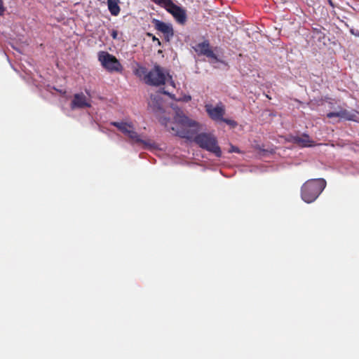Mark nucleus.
Masks as SVG:
<instances>
[{"instance_id":"10","label":"nucleus","mask_w":359,"mask_h":359,"mask_svg":"<svg viewBox=\"0 0 359 359\" xmlns=\"http://www.w3.org/2000/svg\"><path fill=\"white\" fill-rule=\"evenodd\" d=\"M205 107L208 116L214 121H221L225 114V109L222 105L213 107L212 104H206Z\"/></svg>"},{"instance_id":"11","label":"nucleus","mask_w":359,"mask_h":359,"mask_svg":"<svg viewBox=\"0 0 359 359\" xmlns=\"http://www.w3.org/2000/svg\"><path fill=\"white\" fill-rule=\"evenodd\" d=\"M110 124L116 127L121 133L126 135H128L134 127L132 123L126 122L112 121L110 123Z\"/></svg>"},{"instance_id":"14","label":"nucleus","mask_w":359,"mask_h":359,"mask_svg":"<svg viewBox=\"0 0 359 359\" xmlns=\"http://www.w3.org/2000/svg\"><path fill=\"white\" fill-rule=\"evenodd\" d=\"M127 136L133 143L143 144L144 145L147 144V142L142 140L140 135H138L137 133L135 131L134 128L132 129V130L129 133V134Z\"/></svg>"},{"instance_id":"20","label":"nucleus","mask_w":359,"mask_h":359,"mask_svg":"<svg viewBox=\"0 0 359 359\" xmlns=\"http://www.w3.org/2000/svg\"><path fill=\"white\" fill-rule=\"evenodd\" d=\"M232 152L239 153L240 151H239V149L238 147H234V146H231V149L229 150V153H232Z\"/></svg>"},{"instance_id":"19","label":"nucleus","mask_w":359,"mask_h":359,"mask_svg":"<svg viewBox=\"0 0 359 359\" xmlns=\"http://www.w3.org/2000/svg\"><path fill=\"white\" fill-rule=\"evenodd\" d=\"M327 117L329 118H332L334 117H339V111L337 112H330L327 114Z\"/></svg>"},{"instance_id":"22","label":"nucleus","mask_w":359,"mask_h":359,"mask_svg":"<svg viewBox=\"0 0 359 359\" xmlns=\"http://www.w3.org/2000/svg\"><path fill=\"white\" fill-rule=\"evenodd\" d=\"M111 36L114 39H116L118 37V32L115 29H113L111 32Z\"/></svg>"},{"instance_id":"16","label":"nucleus","mask_w":359,"mask_h":359,"mask_svg":"<svg viewBox=\"0 0 359 359\" xmlns=\"http://www.w3.org/2000/svg\"><path fill=\"white\" fill-rule=\"evenodd\" d=\"M134 74L138 77H141L142 76H144L145 77L148 72L146 67L140 66L134 71Z\"/></svg>"},{"instance_id":"6","label":"nucleus","mask_w":359,"mask_h":359,"mask_svg":"<svg viewBox=\"0 0 359 359\" xmlns=\"http://www.w3.org/2000/svg\"><path fill=\"white\" fill-rule=\"evenodd\" d=\"M194 50L199 55H205L208 58H211L217 62L219 61L217 55L211 49L208 40H205L201 43H198L194 47Z\"/></svg>"},{"instance_id":"9","label":"nucleus","mask_w":359,"mask_h":359,"mask_svg":"<svg viewBox=\"0 0 359 359\" xmlns=\"http://www.w3.org/2000/svg\"><path fill=\"white\" fill-rule=\"evenodd\" d=\"M91 107L90 100L83 93H76L70 104L72 110L76 109L89 108Z\"/></svg>"},{"instance_id":"3","label":"nucleus","mask_w":359,"mask_h":359,"mask_svg":"<svg viewBox=\"0 0 359 359\" xmlns=\"http://www.w3.org/2000/svg\"><path fill=\"white\" fill-rule=\"evenodd\" d=\"M98 60L103 68L109 72H121L123 69L118 60L107 51H100L98 53Z\"/></svg>"},{"instance_id":"12","label":"nucleus","mask_w":359,"mask_h":359,"mask_svg":"<svg viewBox=\"0 0 359 359\" xmlns=\"http://www.w3.org/2000/svg\"><path fill=\"white\" fill-rule=\"evenodd\" d=\"M149 105L154 111H161L163 110L162 100L158 96H151Z\"/></svg>"},{"instance_id":"7","label":"nucleus","mask_w":359,"mask_h":359,"mask_svg":"<svg viewBox=\"0 0 359 359\" xmlns=\"http://www.w3.org/2000/svg\"><path fill=\"white\" fill-rule=\"evenodd\" d=\"M152 24L157 31L163 34L165 39L167 41H170V39L173 37L174 31L170 24L165 23L155 18L152 20Z\"/></svg>"},{"instance_id":"15","label":"nucleus","mask_w":359,"mask_h":359,"mask_svg":"<svg viewBox=\"0 0 359 359\" xmlns=\"http://www.w3.org/2000/svg\"><path fill=\"white\" fill-rule=\"evenodd\" d=\"M355 115L347 111L346 109H342L339 111V118L348 120L353 121Z\"/></svg>"},{"instance_id":"23","label":"nucleus","mask_w":359,"mask_h":359,"mask_svg":"<svg viewBox=\"0 0 359 359\" xmlns=\"http://www.w3.org/2000/svg\"><path fill=\"white\" fill-rule=\"evenodd\" d=\"M351 33L356 36H359V30H355L353 29H351Z\"/></svg>"},{"instance_id":"1","label":"nucleus","mask_w":359,"mask_h":359,"mask_svg":"<svg viewBox=\"0 0 359 359\" xmlns=\"http://www.w3.org/2000/svg\"><path fill=\"white\" fill-rule=\"evenodd\" d=\"M159 121L172 134L188 140L194 138V142L201 149L213 154L218 158L222 156V150L218 145L216 137L206 133L195 135L198 129V123L184 116L182 111L176 112L174 122H170V118L166 117H161Z\"/></svg>"},{"instance_id":"18","label":"nucleus","mask_w":359,"mask_h":359,"mask_svg":"<svg viewBox=\"0 0 359 359\" xmlns=\"http://www.w3.org/2000/svg\"><path fill=\"white\" fill-rule=\"evenodd\" d=\"M221 121L232 126H236V122L233 120L222 118Z\"/></svg>"},{"instance_id":"24","label":"nucleus","mask_w":359,"mask_h":359,"mask_svg":"<svg viewBox=\"0 0 359 359\" xmlns=\"http://www.w3.org/2000/svg\"><path fill=\"white\" fill-rule=\"evenodd\" d=\"M163 93L170 96V94L165 90H163Z\"/></svg>"},{"instance_id":"2","label":"nucleus","mask_w":359,"mask_h":359,"mask_svg":"<svg viewBox=\"0 0 359 359\" xmlns=\"http://www.w3.org/2000/svg\"><path fill=\"white\" fill-rule=\"evenodd\" d=\"M326 184L327 182L323 178L307 180L301 188L302 200L307 203L315 201L325 189Z\"/></svg>"},{"instance_id":"13","label":"nucleus","mask_w":359,"mask_h":359,"mask_svg":"<svg viewBox=\"0 0 359 359\" xmlns=\"http://www.w3.org/2000/svg\"><path fill=\"white\" fill-rule=\"evenodd\" d=\"M119 0H107L108 9L112 15L119 14L121 8L118 6Z\"/></svg>"},{"instance_id":"4","label":"nucleus","mask_w":359,"mask_h":359,"mask_svg":"<svg viewBox=\"0 0 359 359\" xmlns=\"http://www.w3.org/2000/svg\"><path fill=\"white\" fill-rule=\"evenodd\" d=\"M167 76L169 74H165L163 68L158 65H155L144 77V81L150 86H160L165 84Z\"/></svg>"},{"instance_id":"25","label":"nucleus","mask_w":359,"mask_h":359,"mask_svg":"<svg viewBox=\"0 0 359 359\" xmlns=\"http://www.w3.org/2000/svg\"><path fill=\"white\" fill-rule=\"evenodd\" d=\"M170 85H172V86H175V83H174V81H170Z\"/></svg>"},{"instance_id":"17","label":"nucleus","mask_w":359,"mask_h":359,"mask_svg":"<svg viewBox=\"0 0 359 359\" xmlns=\"http://www.w3.org/2000/svg\"><path fill=\"white\" fill-rule=\"evenodd\" d=\"M147 34L148 36L151 37L152 41H156L157 43L158 46H161V43L160 40L157 37H156L154 35H153L151 33H147Z\"/></svg>"},{"instance_id":"5","label":"nucleus","mask_w":359,"mask_h":359,"mask_svg":"<svg viewBox=\"0 0 359 359\" xmlns=\"http://www.w3.org/2000/svg\"><path fill=\"white\" fill-rule=\"evenodd\" d=\"M167 11L170 13L175 20L180 25H184L187 22V13L186 11L182 7L176 5L172 1H168Z\"/></svg>"},{"instance_id":"21","label":"nucleus","mask_w":359,"mask_h":359,"mask_svg":"<svg viewBox=\"0 0 359 359\" xmlns=\"http://www.w3.org/2000/svg\"><path fill=\"white\" fill-rule=\"evenodd\" d=\"M4 11L5 8L4 7L3 1L2 0H0V15H2Z\"/></svg>"},{"instance_id":"8","label":"nucleus","mask_w":359,"mask_h":359,"mask_svg":"<svg viewBox=\"0 0 359 359\" xmlns=\"http://www.w3.org/2000/svg\"><path fill=\"white\" fill-rule=\"evenodd\" d=\"M287 140L300 147H311L315 146L314 141L306 133H303L301 135H290Z\"/></svg>"}]
</instances>
